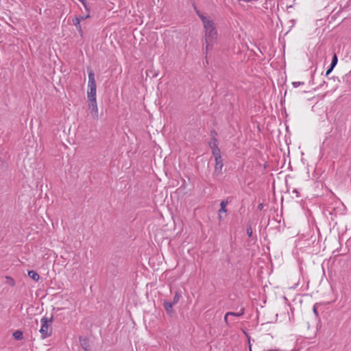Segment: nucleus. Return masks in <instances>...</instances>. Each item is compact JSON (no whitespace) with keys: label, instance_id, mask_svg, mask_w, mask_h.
<instances>
[{"label":"nucleus","instance_id":"1","mask_svg":"<svg viewBox=\"0 0 351 351\" xmlns=\"http://www.w3.org/2000/svg\"><path fill=\"white\" fill-rule=\"evenodd\" d=\"M196 13L204 25L206 52L207 53L212 49L214 43L217 39V30L212 19L203 15L199 10H196Z\"/></svg>","mask_w":351,"mask_h":351},{"label":"nucleus","instance_id":"2","mask_svg":"<svg viewBox=\"0 0 351 351\" xmlns=\"http://www.w3.org/2000/svg\"><path fill=\"white\" fill-rule=\"evenodd\" d=\"M53 322V316L51 317H43L40 319L41 328L39 332L41 334V337L43 339L47 338L50 337L52 334V324Z\"/></svg>","mask_w":351,"mask_h":351},{"label":"nucleus","instance_id":"3","mask_svg":"<svg viewBox=\"0 0 351 351\" xmlns=\"http://www.w3.org/2000/svg\"><path fill=\"white\" fill-rule=\"evenodd\" d=\"M88 82L87 97H96L97 84L95 79L94 71L90 69H88Z\"/></svg>","mask_w":351,"mask_h":351},{"label":"nucleus","instance_id":"4","mask_svg":"<svg viewBox=\"0 0 351 351\" xmlns=\"http://www.w3.org/2000/svg\"><path fill=\"white\" fill-rule=\"evenodd\" d=\"M88 101V109L94 119H98V108L96 97H87Z\"/></svg>","mask_w":351,"mask_h":351},{"label":"nucleus","instance_id":"5","mask_svg":"<svg viewBox=\"0 0 351 351\" xmlns=\"http://www.w3.org/2000/svg\"><path fill=\"white\" fill-rule=\"evenodd\" d=\"M215 160V166L213 171V175L215 176H219L222 174V168L223 167V160L221 157H219Z\"/></svg>","mask_w":351,"mask_h":351},{"label":"nucleus","instance_id":"6","mask_svg":"<svg viewBox=\"0 0 351 351\" xmlns=\"http://www.w3.org/2000/svg\"><path fill=\"white\" fill-rule=\"evenodd\" d=\"M80 342L81 347L84 350V351H91L89 341L87 338L82 339L80 337Z\"/></svg>","mask_w":351,"mask_h":351},{"label":"nucleus","instance_id":"7","mask_svg":"<svg viewBox=\"0 0 351 351\" xmlns=\"http://www.w3.org/2000/svg\"><path fill=\"white\" fill-rule=\"evenodd\" d=\"M173 306V304H172L171 302L164 300L163 306L168 314H171L172 313Z\"/></svg>","mask_w":351,"mask_h":351},{"label":"nucleus","instance_id":"8","mask_svg":"<svg viewBox=\"0 0 351 351\" xmlns=\"http://www.w3.org/2000/svg\"><path fill=\"white\" fill-rule=\"evenodd\" d=\"M80 21L81 19L78 17H75L73 19V25L76 27V29H77L78 32L80 34V35H82V29L80 25Z\"/></svg>","mask_w":351,"mask_h":351},{"label":"nucleus","instance_id":"9","mask_svg":"<svg viewBox=\"0 0 351 351\" xmlns=\"http://www.w3.org/2000/svg\"><path fill=\"white\" fill-rule=\"evenodd\" d=\"M28 276L29 278H31L32 279L36 282H38L40 279V276L38 275V274L34 270L29 271Z\"/></svg>","mask_w":351,"mask_h":351},{"label":"nucleus","instance_id":"10","mask_svg":"<svg viewBox=\"0 0 351 351\" xmlns=\"http://www.w3.org/2000/svg\"><path fill=\"white\" fill-rule=\"evenodd\" d=\"M12 335L16 340H21L23 338V332L19 330L14 332Z\"/></svg>","mask_w":351,"mask_h":351},{"label":"nucleus","instance_id":"11","mask_svg":"<svg viewBox=\"0 0 351 351\" xmlns=\"http://www.w3.org/2000/svg\"><path fill=\"white\" fill-rule=\"evenodd\" d=\"M211 149H212V153H213V156H215V160L217 159V158H218L219 157H221V154H220V149L218 147V146H215V147L211 148Z\"/></svg>","mask_w":351,"mask_h":351},{"label":"nucleus","instance_id":"12","mask_svg":"<svg viewBox=\"0 0 351 351\" xmlns=\"http://www.w3.org/2000/svg\"><path fill=\"white\" fill-rule=\"evenodd\" d=\"M228 204V202L227 199L221 201V202L220 204L221 208L219 210V213H226L227 210H226V207Z\"/></svg>","mask_w":351,"mask_h":351},{"label":"nucleus","instance_id":"13","mask_svg":"<svg viewBox=\"0 0 351 351\" xmlns=\"http://www.w3.org/2000/svg\"><path fill=\"white\" fill-rule=\"evenodd\" d=\"M210 148H213L215 146H218V141L215 137H213L210 142L209 143Z\"/></svg>","mask_w":351,"mask_h":351},{"label":"nucleus","instance_id":"14","mask_svg":"<svg viewBox=\"0 0 351 351\" xmlns=\"http://www.w3.org/2000/svg\"><path fill=\"white\" fill-rule=\"evenodd\" d=\"M180 299V295L178 292H176L173 297V301H171L172 304L173 305L176 304L179 302Z\"/></svg>","mask_w":351,"mask_h":351},{"label":"nucleus","instance_id":"15","mask_svg":"<svg viewBox=\"0 0 351 351\" xmlns=\"http://www.w3.org/2000/svg\"><path fill=\"white\" fill-rule=\"evenodd\" d=\"M337 62H338V58H337L336 53H335L332 56L330 66H332V67H335V66L337 64Z\"/></svg>","mask_w":351,"mask_h":351},{"label":"nucleus","instance_id":"16","mask_svg":"<svg viewBox=\"0 0 351 351\" xmlns=\"http://www.w3.org/2000/svg\"><path fill=\"white\" fill-rule=\"evenodd\" d=\"M246 233H247V236L249 237H251L252 236L253 230H252V228L251 227V225H247V230H246Z\"/></svg>","mask_w":351,"mask_h":351},{"label":"nucleus","instance_id":"17","mask_svg":"<svg viewBox=\"0 0 351 351\" xmlns=\"http://www.w3.org/2000/svg\"><path fill=\"white\" fill-rule=\"evenodd\" d=\"M317 306H318V304L316 303L314 306H313V313L315 315V317H318L319 314H318V311H317Z\"/></svg>","mask_w":351,"mask_h":351},{"label":"nucleus","instance_id":"18","mask_svg":"<svg viewBox=\"0 0 351 351\" xmlns=\"http://www.w3.org/2000/svg\"><path fill=\"white\" fill-rule=\"evenodd\" d=\"M304 83L303 82H292V85L294 88H298L300 85H303Z\"/></svg>","mask_w":351,"mask_h":351},{"label":"nucleus","instance_id":"19","mask_svg":"<svg viewBox=\"0 0 351 351\" xmlns=\"http://www.w3.org/2000/svg\"><path fill=\"white\" fill-rule=\"evenodd\" d=\"M226 316H235V317H239L237 313L234 312H228L226 313Z\"/></svg>","mask_w":351,"mask_h":351},{"label":"nucleus","instance_id":"20","mask_svg":"<svg viewBox=\"0 0 351 351\" xmlns=\"http://www.w3.org/2000/svg\"><path fill=\"white\" fill-rule=\"evenodd\" d=\"M334 68L335 67L330 65L329 68L326 71V75L328 76L332 71Z\"/></svg>","mask_w":351,"mask_h":351},{"label":"nucleus","instance_id":"21","mask_svg":"<svg viewBox=\"0 0 351 351\" xmlns=\"http://www.w3.org/2000/svg\"><path fill=\"white\" fill-rule=\"evenodd\" d=\"M244 313H245V308H241L239 312H237V314L239 315V317H241L244 314Z\"/></svg>","mask_w":351,"mask_h":351},{"label":"nucleus","instance_id":"22","mask_svg":"<svg viewBox=\"0 0 351 351\" xmlns=\"http://www.w3.org/2000/svg\"><path fill=\"white\" fill-rule=\"evenodd\" d=\"M228 316H226V314L225 316H224V321H225L226 325L229 326V322H228Z\"/></svg>","mask_w":351,"mask_h":351},{"label":"nucleus","instance_id":"23","mask_svg":"<svg viewBox=\"0 0 351 351\" xmlns=\"http://www.w3.org/2000/svg\"><path fill=\"white\" fill-rule=\"evenodd\" d=\"M90 17V15L89 14H87L86 16H80L79 18L81 19V21L82 20H84L86 19H88Z\"/></svg>","mask_w":351,"mask_h":351},{"label":"nucleus","instance_id":"24","mask_svg":"<svg viewBox=\"0 0 351 351\" xmlns=\"http://www.w3.org/2000/svg\"><path fill=\"white\" fill-rule=\"evenodd\" d=\"M263 207V204H259L258 205V209L260 210H262Z\"/></svg>","mask_w":351,"mask_h":351},{"label":"nucleus","instance_id":"25","mask_svg":"<svg viewBox=\"0 0 351 351\" xmlns=\"http://www.w3.org/2000/svg\"><path fill=\"white\" fill-rule=\"evenodd\" d=\"M219 220H222L221 213H219Z\"/></svg>","mask_w":351,"mask_h":351},{"label":"nucleus","instance_id":"26","mask_svg":"<svg viewBox=\"0 0 351 351\" xmlns=\"http://www.w3.org/2000/svg\"><path fill=\"white\" fill-rule=\"evenodd\" d=\"M211 134H216V132L213 131V132H211Z\"/></svg>","mask_w":351,"mask_h":351},{"label":"nucleus","instance_id":"27","mask_svg":"<svg viewBox=\"0 0 351 351\" xmlns=\"http://www.w3.org/2000/svg\"><path fill=\"white\" fill-rule=\"evenodd\" d=\"M293 192H294V193H298V191H297V190H296V189H295V190L293 191Z\"/></svg>","mask_w":351,"mask_h":351}]
</instances>
